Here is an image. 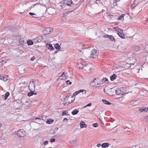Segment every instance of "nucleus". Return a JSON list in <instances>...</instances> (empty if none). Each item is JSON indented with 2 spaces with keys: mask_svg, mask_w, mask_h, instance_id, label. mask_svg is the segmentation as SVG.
<instances>
[{
  "mask_svg": "<svg viewBox=\"0 0 148 148\" xmlns=\"http://www.w3.org/2000/svg\"><path fill=\"white\" fill-rule=\"evenodd\" d=\"M61 3L62 4V8L73 6L75 4L72 1V0H62Z\"/></svg>",
  "mask_w": 148,
  "mask_h": 148,
  "instance_id": "nucleus-1",
  "label": "nucleus"
},
{
  "mask_svg": "<svg viewBox=\"0 0 148 148\" xmlns=\"http://www.w3.org/2000/svg\"><path fill=\"white\" fill-rule=\"evenodd\" d=\"M16 133L18 136L23 137H24L26 134V132L23 129L18 130Z\"/></svg>",
  "mask_w": 148,
  "mask_h": 148,
  "instance_id": "nucleus-2",
  "label": "nucleus"
},
{
  "mask_svg": "<svg viewBox=\"0 0 148 148\" xmlns=\"http://www.w3.org/2000/svg\"><path fill=\"white\" fill-rule=\"evenodd\" d=\"M91 52V56L93 58H96L99 54V51L94 49L92 50Z\"/></svg>",
  "mask_w": 148,
  "mask_h": 148,
  "instance_id": "nucleus-3",
  "label": "nucleus"
},
{
  "mask_svg": "<svg viewBox=\"0 0 148 148\" xmlns=\"http://www.w3.org/2000/svg\"><path fill=\"white\" fill-rule=\"evenodd\" d=\"M52 28L50 27L45 28L43 32L44 35H47L52 32Z\"/></svg>",
  "mask_w": 148,
  "mask_h": 148,
  "instance_id": "nucleus-4",
  "label": "nucleus"
},
{
  "mask_svg": "<svg viewBox=\"0 0 148 148\" xmlns=\"http://www.w3.org/2000/svg\"><path fill=\"white\" fill-rule=\"evenodd\" d=\"M98 85V82H97L96 79L90 83V85L92 87H96Z\"/></svg>",
  "mask_w": 148,
  "mask_h": 148,
  "instance_id": "nucleus-5",
  "label": "nucleus"
},
{
  "mask_svg": "<svg viewBox=\"0 0 148 148\" xmlns=\"http://www.w3.org/2000/svg\"><path fill=\"white\" fill-rule=\"evenodd\" d=\"M103 37L104 38H108L109 39L114 42L115 41V39L114 37H113L111 35H105L103 36Z\"/></svg>",
  "mask_w": 148,
  "mask_h": 148,
  "instance_id": "nucleus-6",
  "label": "nucleus"
},
{
  "mask_svg": "<svg viewBox=\"0 0 148 148\" xmlns=\"http://www.w3.org/2000/svg\"><path fill=\"white\" fill-rule=\"evenodd\" d=\"M114 29L117 32V34L118 33H123V30L121 29L120 28H118V27H116L114 28Z\"/></svg>",
  "mask_w": 148,
  "mask_h": 148,
  "instance_id": "nucleus-7",
  "label": "nucleus"
},
{
  "mask_svg": "<svg viewBox=\"0 0 148 148\" xmlns=\"http://www.w3.org/2000/svg\"><path fill=\"white\" fill-rule=\"evenodd\" d=\"M33 121H36L37 122L36 123H38L40 124V123H42V122L41 121V118L37 117L33 119Z\"/></svg>",
  "mask_w": 148,
  "mask_h": 148,
  "instance_id": "nucleus-8",
  "label": "nucleus"
},
{
  "mask_svg": "<svg viewBox=\"0 0 148 148\" xmlns=\"http://www.w3.org/2000/svg\"><path fill=\"white\" fill-rule=\"evenodd\" d=\"M80 125L81 128H86L87 126V125L83 121L81 122Z\"/></svg>",
  "mask_w": 148,
  "mask_h": 148,
  "instance_id": "nucleus-9",
  "label": "nucleus"
},
{
  "mask_svg": "<svg viewBox=\"0 0 148 148\" xmlns=\"http://www.w3.org/2000/svg\"><path fill=\"white\" fill-rule=\"evenodd\" d=\"M148 108L147 107H143V108H140L139 111L140 112H142L143 111H144L145 112H147L148 111Z\"/></svg>",
  "mask_w": 148,
  "mask_h": 148,
  "instance_id": "nucleus-10",
  "label": "nucleus"
},
{
  "mask_svg": "<svg viewBox=\"0 0 148 148\" xmlns=\"http://www.w3.org/2000/svg\"><path fill=\"white\" fill-rule=\"evenodd\" d=\"M10 95V93L9 92H6L5 95H3V99L4 100H6Z\"/></svg>",
  "mask_w": 148,
  "mask_h": 148,
  "instance_id": "nucleus-11",
  "label": "nucleus"
},
{
  "mask_svg": "<svg viewBox=\"0 0 148 148\" xmlns=\"http://www.w3.org/2000/svg\"><path fill=\"white\" fill-rule=\"evenodd\" d=\"M117 77V75L115 74H114L112 75H111L110 77V79L111 81H114L116 79Z\"/></svg>",
  "mask_w": 148,
  "mask_h": 148,
  "instance_id": "nucleus-12",
  "label": "nucleus"
},
{
  "mask_svg": "<svg viewBox=\"0 0 148 148\" xmlns=\"http://www.w3.org/2000/svg\"><path fill=\"white\" fill-rule=\"evenodd\" d=\"M47 46L49 49H50L51 50H52L54 49V48L51 44H47Z\"/></svg>",
  "mask_w": 148,
  "mask_h": 148,
  "instance_id": "nucleus-13",
  "label": "nucleus"
},
{
  "mask_svg": "<svg viewBox=\"0 0 148 148\" xmlns=\"http://www.w3.org/2000/svg\"><path fill=\"white\" fill-rule=\"evenodd\" d=\"M19 42L20 44L23 45H24L25 43L26 42H25V39L24 38H21L19 40Z\"/></svg>",
  "mask_w": 148,
  "mask_h": 148,
  "instance_id": "nucleus-14",
  "label": "nucleus"
},
{
  "mask_svg": "<svg viewBox=\"0 0 148 148\" xmlns=\"http://www.w3.org/2000/svg\"><path fill=\"white\" fill-rule=\"evenodd\" d=\"M109 146V144L108 143H104L101 145L102 147L105 148L108 147Z\"/></svg>",
  "mask_w": 148,
  "mask_h": 148,
  "instance_id": "nucleus-15",
  "label": "nucleus"
},
{
  "mask_svg": "<svg viewBox=\"0 0 148 148\" xmlns=\"http://www.w3.org/2000/svg\"><path fill=\"white\" fill-rule=\"evenodd\" d=\"M122 89L118 88L116 90L115 92L116 94L117 95H119L121 94H122L121 93V91H122V90H121Z\"/></svg>",
  "mask_w": 148,
  "mask_h": 148,
  "instance_id": "nucleus-16",
  "label": "nucleus"
},
{
  "mask_svg": "<svg viewBox=\"0 0 148 148\" xmlns=\"http://www.w3.org/2000/svg\"><path fill=\"white\" fill-rule=\"evenodd\" d=\"M71 95L70 94H68L66 96V97L64 98V102H66L65 101H67L68 99L69 100H70L71 99Z\"/></svg>",
  "mask_w": 148,
  "mask_h": 148,
  "instance_id": "nucleus-17",
  "label": "nucleus"
},
{
  "mask_svg": "<svg viewBox=\"0 0 148 148\" xmlns=\"http://www.w3.org/2000/svg\"><path fill=\"white\" fill-rule=\"evenodd\" d=\"M54 121L53 119H49L47 120L46 121L47 123L49 124H51Z\"/></svg>",
  "mask_w": 148,
  "mask_h": 148,
  "instance_id": "nucleus-18",
  "label": "nucleus"
},
{
  "mask_svg": "<svg viewBox=\"0 0 148 148\" xmlns=\"http://www.w3.org/2000/svg\"><path fill=\"white\" fill-rule=\"evenodd\" d=\"M27 44L28 45H33L34 42L32 40H29L27 41Z\"/></svg>",
  "mask_w": 148,
  "mask_h": 148,
  "instance_id": "nucleus-19",
  "label": "nucleus"
},
{
  "mask_svg": "<svg viewBox=\"0 0 148 148\" xmlns=\"http://www.w3.org/2000/svg\"><path fill=\"white\" fill-rule=\"evenodd\" d=\"M79 112V110L77 109H75L71 113L72 115H75L77 114L78 112Z\"/></svg>",
  "mask_w": 148,
  "mask_h": 148,
  "instance_id": "nucleus-20",
  "label": "nucleus"
},
{
  "mask_svg": "<svg viewBox=\"0 0 148 148\" xmlns=\"http://www.w3.org/2000/svg\"><path fill=\"white\" fill-rule=\"evenodd\" d=\"M102 101L103 103L105 104L108 105H110L111 104V103L109 101H106L105 99H102Z\"/></svg>",
  "mask_w": 148,
  "mask_h": 148,
  "instance_id": "nucleus-21",
  "label": "nucleus"
},
{
  "mask_svg": "<svg viewBox=\"0 0 148 148\" xmlns=\"http://www.w3.org/2000/svg\"><path fill=\"white\" fill-rule=\"evenodd\" d=\"M54 47L57 50H60V49L61 47L59 44L56 43L54 45Z\"/></svg>",
  "mask_w": 148,
  "mask_h": 148,
  "instance_id": "nucleus-22",
  "label": "nucleus"
},
{
  "mask_svg": "<svg viewBox=\"0 0 148 148\" xmlns=\"http://www.w3.org/2000/svg\"><path fill=\"white\" fill-rule=\"evenodd\" d=\"M124 15H125L124 14H121V16L117 18L118 20H121L122 21L123 20Z\"/></svg>",
  "mask_w": 148,
  "mask_h": 148,
  "instance_id": "nucleus-23",
  "label": "nucleus"
},
{
  "mask_svg": "<svg viewBox=\"0 0 148 148\" xmlns=\"http://www.w3.org/2000/svg\"><path fill=\"white\" fill-rule=\"evenodd\" d=\"M118 35L119 36V37L121 38H124L125 37V36L123 34V33H118Z\"/></svg>",
  "mask_w": 148,
  "mask_h": 148,
  "instance_id": "nucleus-24",
  "label": "nucleus"
},
{
  "mask_svg": "<svg viewBox=\"0 0 148 148\" xmlns=\"http://www.w3.org/2000/svg\"><path fill=\"white\" fill-rule=\"evenodd\" d=\"M31 92H29L27 94V96L29 97H30L34 94V91L30 90Z\"/></svg>",
  "mask_w": 148,
  "mask_h": 148,
  "instance_id": "nucleus-25",
  "label": "nucleus"
},
{
  "mask_svg": "<svg viewBox=\"0 0 148 148\" xmlns=\"http://www.w3.org/2000/svg\"><path fill=\"white\" fill-rule=\"evenodd\" d=\"M76 140H75L72 141L71 142V145L73 146H75L76 145Z\"/></svg>",
  "mask_w": 148,
  "mask_h": 148,
  "instance_id": "nucleus-26",
  "label": "nucleus"
},
{
  "mask_svg": "<svg viewBox=\"0 0 148 148\" xmlns=\"http://www.w3.org/2000/svg\"><path fill=\"white\" fill-rule=\"evenodd\" d=\"M134 48V50L135 51H139L140 50V48L138 46H135Z\"/></svg>",
  "mask_w": 148,
  "mask_h": 148,
  "instance_id": "nucleus-27",
  "label": "nucleus"
},
{
  "mask_svg": "<svg viewBox=\"0 0 148 148\" xmlns=\"http://www.w3.org/2000/svg\"><path fill=\"white\" fill-rule=\"evenodd\" d=\"M104 79V80H103V83H104L106 84H108L109 83V82L107 78H105V79Z\"/></svg>",
  "mask_w": 148,
  "mask_h": 148,
  "instance_id": "nucleus-28",
  "label": "nucleus"
},
{
  "mask_svg": "<svg viewBox=\"0 0 148 148\" xmlns=\"http://www.w3.org/2000/svg\"><path fill=\"white\" fill-rule=\"evenodd\" d=\"M95 3L97 4H99L100 3H101L103 5L102 3L100 2V0H96V1L95 2Z\"/></svg>",
  "mask_w": 148,
  "mask_h": 148,
  "instance_id": "nucleus-29",
  "label": "nucleus"
},
{
  "mask_svg": "<svg viewBox=\"0 0 148 148\" xmlns=\"http://www.w3.org/2000/svg\"><path fill=\"white\" fill-rule=\"evenodd\" d=\"M41 38L42 37L40 36H38L36 38V39L37 40V41H38V42H39L41 41Z\"/></svg>",
  "mask_w": 148,
  "mask_h": 148,
  "instance_id": "nucleus-30",
  "label": "nucleus"
},
{
  "mask_svg": "<svg viewBox=\"0 0 148 148\" xmlns=\"http://www.w3.org/2000/svg\"><path fill=\"white\" fill-rule=\"evenodd\" d=\"M0 79H2L4 81H6L8 79L6 78L3 76H2V78H0Z\"/></svg>",
  "mask_w": 148,
  "mask_h": 148,
  "instance_id": "nucleus-31",
  "label": "nucleus"
},
{
  "mask_svg": "<svg viewBox=\"0 0 148 148\" xmlns=\"http://www.w3.org/2000/svg\"><path fill=\"white\" fill-rule=\"evenodd\" d=\"M41 118V120L42 119L43 121H45L47 118V116L45 115H43L42 116Z\"/></svg>",
  "mask_w": 148,
  "mask_h": 148,
  "instance_id": "nucleus-32",
  "label": "nucleus"
},
{
  "mask_svg": "<svg viewBox=\"0 0 148 148\" xmlns=\"http://www.w3.org/2000/svg\"><path fill=\"white\" fill-rule=\"evenodd\" d=\"M66 83L67 84H69V85H71L72 84V82H70L69 80H68L66 81Z\"/></svg>",
  "mask_w": 148,
  "mask_h": 148,
  "instance_id": "nucleus-33",
  "label": "nucleus"
},
{
  "mask_svg": "<svg viewBox=\"0 0 148 148\" xmlns=\"http://www.w3.org/2000/svg\"><path fill=\"white\" fill-rule=\"evenodd\" d=\"M93 126L95 127H97L98 126V124L97 123H94L93 124Z\"/></svg>",
  "mask_w": 148,
  "mask_h": 148,
  "instance_id": "nucleus-34",
  "label": "nucleus"
},
{
  "mask_svg": "<svg viewBox=\"0 0 148 148\" xmlns=\"http://www.w3.org/2000/svg\"><path fill=\"white\" fill-rule=\"evenodd\" d=\"M24 84V86H27V84H28V83H27V82H23V83H20V84Z\"/></svg>",
  "mask_w": 148,
  "mask_h": 148,
  "instance_id": "nucleus-35",
  "label": "nucleus"
},
{
  "mask_svg": "<svg viewBox=\"0 0 148 148\" xmlns=\"http://www.w3.org/2000/svg\"><path fill=\"white\" fill-rule=\"evenodd\" d=\"M103 80H104V79H102V82H99V83H98V85H99L100 86L101 85L103 84Z\"/></svg>",
  "mask_w": 148,
  "mask_h": 148,
  "instance_id": "nucleus-36",
  "label": "nucleus"
},
{
  "mask_svg": "<svg viewBox=\"0 0 148 148\" xmlns=\"http://www.w3.org/2000/svg\"><path fill=\"white\" fill-rule=\"evenodd\" d=\"M91 105V103H88V104H87L84 107V108H85L87 106H90Z\"/></svg>",
  "mask_w": 148,
  "mask_h": 148,
  "instance_id": "nucleus-37",
  "label": "nucleus"
},
{
  "mask_svg": "<svg viewBox=\"0 0 148 148\" xmlns=\"http://www.w3.org/2000/svg\"><path fill=\"white\" fill-rule=\"evenodd\" d=\"M3 59L2 58H1L0 59V63H1L2 64H4L5 63V62H4V63H3Z\"/></svg>",
  "mask_w": 148,
  "mask_h": 148,
  "instance_id": "nucleus-38",
  "label": "nucleus"
},
{
  "mask_svg": "<svg viewBox=\"0 0 148 148\" xmlns=\"http://www.w3.org/2000/svg\"><path fill=\"white\" fill-rule=\"evenodd\" d=\"M55 141V139L54 138H52L50 140V142L53 143Z\"/></svg>",
  "mask_w": 148,
  "mask_h": 148,
  "instance_id": "nucleus-39",
  "label": "nucleus"
},
{
  "mask_svg": "<svg viewBox=\"0 0 148 148\" xmlns=\"http://www.w3.org/2000/svg\"><path fill=\"white\" fill-rule=\"evenodd\" d=\"M75 99V97L74 98V99ZM74 100H73L72 99L71 100V101H68V102H67V105L68 104H70L71 103H72L73 101H74Z\"/></svg>",
  "mask_w": 148,
  "mask_h": 148,
  "instance_id": "nucleus-40",
  "label": "nucleus"
},
{
  "mask_svg": "<svg viewBox=\"0 0 148 148\" xmlns=\"http://www.w3.org/2000/svg\"><path fill=\"white\" fill-rule=\"evenodd\" d=\"M36 59V57L34 56L31 58L30 60L31 61H34Z\"/></svg>",
  "mask_w": 148,
  "mask_h": 148,
  "instance_id": "nucleus-41",
  "label": "nucleus"
},
{
  "mask_svg": "<svg viewBox=\"0 0 148 148\" xmlns=\"http://www.w3.org/2000/svg\"><path fill=\"white\" fill-rule=\"evenodd\" d=\"M62 116L65 115H67V114H66V111H63L62 114Z\"/></svg>",
  "mask_w": 148,
  "mask_h": 148,
  "instance_id": "nucleus-42",
  "label": "nucleus"
},
{
  "mask_svg": "<svg viewBox=\"0 0 148 148\" xmlns=\"http://www.w3.org/2000/svg\"><path fill=\"white\" fill-rule=\"evenodd\" d=\"M34 88L35 87H36L37 88H38L39 89L40 88V87H38V86H37V85H36L35 84H34Z\"/></svg>",
  "mask_w": 148,
  "mask_h": 148,
  "instance_id": "nucleus-43",
  "label": "nucleus"
},
{
  "mask_svg": "<svg viewBox=\"0 0 148 148\" xmlns=\"http://www.w3.org/2000/svg\"><path fill=\"white\" fill-rule=\"evenodd\" d=\"M29 14L30 15L32 16V15H35L36 14H35L34 13H32L31 12H30L29 13Z\"/></svg>",
  "mask_w": 148,
  "mask_h": 148,
  "instance_id": "nucleus-44",
  "label": "nucleus"
},
{
  "mask_svg": "<svg viewBox=\"0 0 148 148\" xmlns=\"http://www.w3.org/2000/svg\"><path fill=\"white\" fill-rule=\"evenodd\" d=\"M34 42L35 43H38L39 42H38V41H37V40L36 39V38L34 39L33 40Z\"/></svg>",
  "mask_w": 148,
  "mask_h": 148,
  "instance_id": "nucleus-45",
  "label": "nucleus"
},
{
  "mask_svg": "<svg viewBox=\"0 0 148 148\" xmlns=\"http://www.w3.org/2000/svg\"><path fill=\"white\" fill-rule=\"evenodd\" d=\"M79 93H80L81 92H83L85 91V90L84 89H80L79 90Z\"/></svg>",
  "mask_w": 148,
  "mask_h": 148,
  "instance_id": "nucleus-46",
  "label": "nucleus"
},
{
  "mask_svg": "<svg viewBox=\"0 0 148 148\" xmlns=\"http://www.w3.org/2000/svg\"><path fill=\"white\" fill-rule=\"evenodd\" d=\"M48 142L47 140L45 141L44 143V144L45 145H46L48 144Z\"/></svg>",
  "mask_w": 148,
  "mask_h": 148,
  "instance_id": "nucleus-47",
  "label": "nucleus"
},
{
  "mask_svg": "<svg viewBox=\"0 0 148 148\" xmlns=\"http://www.w3.org/2000/svg\"><path fill=\"white\" fill-rule=\"evenodd\" d=\"M137 5H135V4H133L131 6V7L132 8H134V7H136Z\"/></svg>",
  "mask_w": 148,
  "mask_h": 148,
  "instance_id": "nucleus-48",
  "label": "nucleus"
},
{
  "mask_svg": "<svg viewBox=\"0 0 148 148\" xmlns=\"http://www.w3.org/2000/svg\"><path fill=\"white\" fill-rule=\"evenodd\" d=\"M80 64L81 65H82V68H84V67H85V66H86V65H83V64H82V63H80Z\"/></svg>",
  "mask_w": 148,
  "mask_h": 148,
  "instance_id": "nucleus-49",
  "label": "nucleus"
},
{
  "mask_svg": "<svg viewBox=\"0 0 148 148\" xmlns=\"http://www.w3.org/2000/svg\"><path fill=\"white\" fill-rule=\"evenodd\" d=\"M64 72L62 73V75H61V76H62V77H64V76L65 75L64 74Z\"/></svg>",
  "mask_w": 148,
  "mask_h": 148,
  "instance_id": "nucleus-50",
  "label": "nucleus"
},
{
  "mask_svg": "<svg viewBox=\"0 0 148 148\" xmlns=\"http://www.w3.org/2000/svg\"><path fill=\"white\" fill-rule=\"evenodd\" d=\"M67 120H68V119L67 118H64L63 120V121H67Z\"/></svg>",
  "mask_w": 148,
  "mask_h": 148,
  "instance_id": "nucleus-51",
  "label": "nucleus"
},
{
  "mask_svg": "<svg viewBox=\"0 0 148 148\" xmlns=\"http://www.w3.org/2000/svg\"><path fill=\"white\" fill-rule=\"evenodd\" d=\"M101 144L98 143L97 144V146L98 147H99L101 146Z\"/></svg>",
  "mask_w": 148,
  "mask_h": 148,
  "instance_id": "nucleus-52",
  "label": "nucleus"
},
{
  "mask_svg": "<svg viewBox=\"0 0 148 148\" xmlns=\"http://www.w3.org/2000/svg\"><path fill=\"white\" fill-rule=\"evenodd\" d=\"M77 94L76 93V92H75L73 94V96H75L77 95Z\"/></svg>",
  "mask_w": 148,
  "mask_h": 148,
  "instance_id": "nucleus-53",
  "label": "nucleus"
},
{
  "mask_svg": "<svg viewBox=\"0 0 148 148\" xmlns=\"http://www.w3.org/2000/svg\"><path fill=\"white\" fill-rule=\"evenodd\" d=\"M146 57L147 58H148V52L147 53V54L145 55Z\"/></svg>",
  "mask_w": 148,
  "mask_h": 148,
  "instance_id": "nucleus-54",
  "label": "nucleus"
},
{
  "mask_svg": "<svg viewBox=\"0 0 148 148\" xmlns=\"http://www.w3.org/2000/svg\"><path fill=\"white\" fill-rule=\"evenodd\" d=\"M75 92H76V93H77V95L79 93V90L77 91H76Z\"/></svg>",
  "mask_w": 148,
  "mask_h": 148,
  "instance_id": "nucleus-55",
  "label": "nucleus"
},
{
  "mask_svg": "<svg viewBox=\"0 0 148 148\" xmlns=\"http://www.w3.org/2000/svg\"><path fill=\"white\" fill-rule=\"evenodd\" d=\"M136 146H135V145H134V146H133L132 148H136Z\"/></svg>",
  "mask_w": 148,
  "mask_h": 148,
  "instance_id": "nucleus-56",
  "label": "nucleus"
},
{
  "mask_svg": "<svg viewBox=\"0 0 148 148\" xmlns=\"http://www.w3.org/2000/svg\"><path fill=\"white\" fill-rule=\"evenodd\" d=\"M58 130V128L56 127V128H55V129H54V131H56Z\"/></svg>",
  "mask_w": 148,
  "mask_h": 148,
  "instance_id": "nucleus-57",
  "label": "nucleus"
},
{
  "mask_svg": "<svg viewBox=\"0 0 148 148\" xmlns=\"http://www.w3.org/2000/svg\"><path fill=\"white\" fill-rule=\"evenodd\" d=\"M66 103H67V102H66V103H64V105L65 106L66 105Z\"/></svg>",
  "mask_w": 148,
  "mask_h": 148,
  "instance_id": "nucleus-58",
  "label": "nucleus"
},
{
  "mask_svg": "<svg viewBox=\"0 0 148 148\" xmlns=\"http://www.w3.org/2000/svg\"><path fill=\"white\" fill-rule=\"evenodd\" d=\"M74 96H73V95H72L71 96V98H73Z\"/></svg>",
  "mask_w": 148,
  "mask_h": 148,
  "instance_id": "nucleus-59",
  "label": "nucleus"
},
{
  "mask_svg": "<svg viewBox=\"0 0 148 148\" xmlns=\"http://www.w3.org/2000/svg\"><path fill=\"white\" fill-rule=\"evenodd\" d=\"M37 93L36 92H34V95H37Z\"/></svg>",
  "mask_w": 148,
  "mask_h": 148,
  "instance_id": "nucleus-60",
  "label": "nucleus"
},
{
  "mask_svg": "<svg viewBox=\"0 0 148 148\" xmlns=\"http://www.w3.org/2000/svg\"><path fill=\"white\" fill-rule=\"evenodd\" d=\"M145 118L148 119V115L146 116V117H145Z\"/></svg>",
  "mask_w": 148,
  "mask_h": 148,
  "instance_id": "nucleus-61",
  "label": "nucleus"
},
{
  "mask_svg": "<svg viewBox=\"0 0 148 148\" xmlns=\"http://www.w3.org/2000/svg\"><path fill=\"white\" fill-rule=\"evenodd\" d=\"M32 17H33V18H36V17H35V16H33Z\"/></svg>",
  "mask_w": 148,
  "mask_h": 148,
  "instance_id": "nucleus-62",
  "label": "nucleus"
},
{
  "mask_svg": "<svg viewBox=\"0 0 148 148\" xmlns=\"http://www.w3.org/2000/svg\"><path fill=\"white\" fill-rule=\"evenodd\" d=\"M100 82H102V79L100 81Z\"/></svg>",
  "mask_w": 148,
  "mask_h": 148,
  "instance_id": "nucleus-63",
  "label": "nucleus"
},
{
  "mask_svg": "<svg viewBox=\"0 0 148 148\" xmlns=\"http://www.w3.org/2000/svg\"><path fill=\"white\" fill-rule=\"evenodd\" d=\"M132 147H129V148H132Z\"/></svg>",
  "mask_w": 148,
  "mask_h": 148,
  "instance_id": "nucleus-64",
  "label": "nucleus"
}]
</instances>
